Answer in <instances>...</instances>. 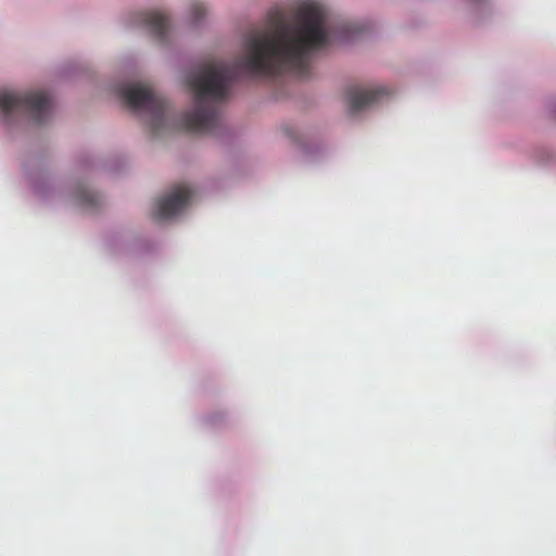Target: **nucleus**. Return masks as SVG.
I'll list each match as a JSON object with an SVG mask.
<instances>
[{
	"label": "nucleus",
	"instance_id": "nucleus-1",
	"mask_svg": "<svg viewBox=\"0 0 556 556\" xmlns=\"http://www.w3.org/2000/svg\"><path fill=\"white\" fill-rule=\"evenodd\" d=\"M328 15L320 4H302L292 22L281 14L270 18V25L250 35L243 43V54L233 63L210 60L187 78L194 96V108L181 117L186 130L199 135L215 134L220 127L218 102L227 98L231 84L241 72L253 76H270L292 72L301 77L308 74L311 55L329 40Z\"/></svg>",
	"mask_w": 556,
	"mask_h": 556
},
{
	"label": "nucleus",
	"instance_id": "nucleus-4",
	"mask_svg": "<svg viewBox=\"0 0 556 556\" xmlns=\"http://www.w3.org/2000/svg\"><path fill=\"white\" fill-rule=\"evenodd\" d=\"M192 195L193 192L188 186H176L167 195L155 202L153 216L160 220L176 216L187 207Z\"/></svg>",
	"mask_w": 556,
	"mask_h": 556
},
{
	"label": "nucleus",
	"instance_id": "nucleus-7",
	"mask_svg": "<svg viewBox=\"0 0 556 556\" xmlns=\"http://www.w3.org/2000/svg\"><path fill=\"white\" fill-rule=\"evenodd\" d=\"M75 198L77 203L83 206L96 207L100 202L99 195L86 187L78 188L75 192Z\"/></svg>",
	"mask_w": 556,
	"mask_h": 556
},
{
	"label": "nucleus",
	"instance_id": "nucleus-3",
	"mask_svg": "<svg viewBox=\"0 0 556 556\" xmlns=\"http://www.w3.org/2000/svg\"><path fill=\"white\" fill-rule=\"evenodd\" d=\"M121 98L134 111H143L151 116V128L156 131L164 124L167 102L146 84H130L119 88Z\"/></svg>",
	"mask_w": 556,
	"mask_h": 556
},
{
	"label": "nucleus",
	"instance_id": "nucleus-5",
	"mask_svg": "<svg viewBox=\"0 0 556 556\" xmlns=\"http://www.w3.org/2000/svg\"><path fill=\"white\" fill-rule=\"evenodd\" d=\"M393 90L383 85L353 87L348 90L346 97L350 110L354 113L367 109L374 104L388 101Z\"/></svg>",
	"mask_w": 556,
	"mask_h": 556
},
{
	"label": "nucleus",
	"instance_id": "nucleus-2",
	"mask_svg": "<svg viewBox=\"0 0 556 556\" xmlns=\"http://www.w3.org/2000/svg\"><path fill=\"white\" fill-rule=\"evenodd\" d=\"M51 109V97L45 91L0 90V112L8 121L23 114L41 124L49 118Z\"/></svg>",
	"mask_w": 556,
	"mask_h": 556
},
{
	"label": "nucleus",
	"instance_id": "nucleus-8",
	"mask_svg": "<svg viewBox=\"0 0 556 556\" xmlns=\"http://www.w3.org/2000/svg\"><path fill=\"white\" fill-rule=\"evenodd\" d=\"M206 14V8L202 3H195L190 11V23L199 24Z\"/></svg>",
	"mask_w": 556,
	"mask_h": 556
},
{
	"label": "nucleus",
	"instance_id": "nucleus-6",
	"mask_svg": "<svg viewBox=\"0 0 556 556\" xmlns=\"http://www.w3.org/2000/svg\"><path fill=\"white\" fill-rule=\"evenodd\" d=\"M140 22L153 34L161 42L167 38L169 29V18L160 11H148L139 14Z\"/></svg>",
	"mask_w": 556,
	"mask_h": 556
}]
</instances>
